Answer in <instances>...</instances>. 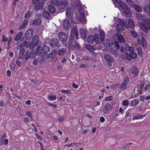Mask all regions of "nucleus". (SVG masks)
Segmentation results:
<instances>
[{
  "label": "nucleus",
  "instance_id": "34",
  "mask_svg": "<svg viewBox=\"0 0 150 150\" xmlns=\"http://www.w3.org/2000/svg\"><path fill=\"white\" fill-rule=\"evenodd\" d=\"M131 72L132 74L137 76L138 74V69L136 67L134 66L132 68Z\"/></svg>",
  "mask_w": 150,
  "mask_h": 150
},
{
  "label": "nucleus",
  "instance_id": "6",
  "mask_svg": "<svg viewBox=\"0 0 150 150\" xmlns=\"http://www.w3.org/2000/svg\"><path fill=\"white\" fill-rule=\"evenodd\" d=\"M76 19L78 22H84L86 21V18L85 17L84 13L83 12L80 13V16L78 17L76 16Z\"/></svg>",
  "mask_w": 150,
  "mask_h": 150
},
{
  "label": "nucleus",
  "instance_id": "35",
  "mask_svg": "<svg viewBox=\"0 0 150 150\" xmlns=\"http://www.w3.org/2000/svg\"><path fill=\"white\" fill-rule=\"evenodd\" d=\"M122 27H123L122 24L120 23H118L116 27L119 33H122Z\"/></svg>",
  "mask_w": 150,
  "mask_h": 150
},
{
  "label": "nucleus",
  "instance_id": "23",
  "mask_svg": "<svg viewBox=\"0 0 150 150\" xmlns=\"http://www.w3.org/2000/svg\"><path fill=\"white\" fill-rule=\"evenodd\" d=\"M136 15L138 18L143 21V23L145 22V21H146L145 19H144V16L143 15L139 13H137Z\"/></svg>",
  "mask_w": 150,
  "mask_h": 150
},
{
  "label": "nucleus",
  "instance_id": "54",
  "mask_svg": "<svg viewBox=\"0 0 150 150\" xmlns=\"http://www.w3.org/2000/svg\"><path fill=\"white\" fill-rule=\"evenodd\" d=\"M129 103L127 100H125L122 103V105L124 106H128L129 105Z\"/></svg>",
  "mask_w": 150,
  "mask_h": 150
},
{
  "label": "nucleus",
  "instance_id": "20",
  "mask_svg": "<svg viewBox=\"0 0 150 150\" xmlns=\"http://www.w3.org/2000/svg\"><path fill=\"white\" fill-rule=\"evenodd\" d=\"M57 53V50L54 49L52 50L48 56V58H52L55 56Z\"/></svg>",
  "mask_w": 150,
  "mask_h": 150
},
{
  "label": "nucleus",
  "instance_id": "61",
  "mask_svg": "<svg viewBox=\"0 0 150 150\" xmlns=\"http://www.w3.org/2000/svg\"><path fill=\"white\" fill-rule=\"evenodd\" d=\"M131 54L132 55V58L133 59H135L137 58V54L136 53L134 52L132 54Z\"/></svg>",
  "mask_w": 150,
  "mask_h": 150
},
{
  "label": "nucleus",
  "instance_id": "50",
  "mask_svg": "<svg viewBox=\"0 0 150 150\" xmlns=\"http://www.w3.org/2000/svg\"><path fill=\"white\" fill-rule=\"evenodd\" d=\"M82 9V5L81 4H77L76 5V10L79 12Z\"/></svg>",
  "mask_w": 150,
  "mask_h": 150
},
{
  "label": "nucleus",
  "instance_id": "28",
  "mask_svg": "<svg viewBox=\"0 0 150 150\" xmlns=\"http://www.w3.org/2000/svg\"><path fill=\"white\" fill-rule=\"evenodd\" d=\"M23 34V33L22 31H21L18 33L15 37L14 38V40L18 41L20 39L21 37Z\"/></svg>",
  "mask_w": 150,
  "mask_h": 150
},
{
  "label": "nucleus",
  "instance_id": "12",
  "mask_svg": "<svg viewBox=\"0 0 150 150\" xmlns=\"http://www.w3.org/2000/svg\"><path fill=\"white\" fill-rule=\"evenodd\" d=\"M64 28L65 29L68 30L70 27V23L69 20L68 19H65L63 23Z\"/></svg>",
  "mask_w": 150,
  "mask_h": 150
},
{
  "label": "nucleus",
  "instance_id": "15",
  "mask_svg": "<svg viewBox=\"0 0 150 150\" xmlns=\"http://www.w3.org/2000/svg\"><path fill=\"white\" fill-rule=\"evenodd\" d=\"M42 15L46 19H49L50 18V19H51L52 18V16H51L50 14L47 11H43Z\"/></svg>",
  "mask_w": 150,
  "mask_h": 150
},
{
  "label": "nucleus",
  "instance_id": "41",
  "mask_svg": "<svg viewBox=\"0 0 150 150\" xmlns=\"http://www.w3.org/2000/svg\"><path fill=\"white\" fill-rule=\"evenodd\" d=\"M51 3L53 5L57 7V5L59 4V3H60V1L59 0H52Z\"/></svg>",
  "mask_w": 150,
  "mask_h": 150
},
{
  "label": "nucleus",
  "instance_id": "60",
  "mask_svg": "<svg viewBox=\"0 0 150 150\" xmlns=\"http://www.w3.org/2000/svg\"><path fill=\"white\" fill-rule=\"evenodd\" d=\"M31 16L30 13V11H28L25 14L24 17L26 18H28L29 17Z\"/></svg>",
  "mask_w": 150,
  "mask_h": 150
},
{
  "label": "nucleus",
  "instance_id": "25",
  "mask_svg": "<svg viewBox=\"0 0 150 150\" xmlns=\"http://www.w3.org/2000/svg\"><path fill=\"white\" fill-rule=\"evenodd\" d=\"M122 58L124 59H125L126 58L128 60L130 61L132 59L131 54H130L128 52H127L126 53V57L123 54L122 56Z\"/></svg>",
  "mask_w": 150,
  "mask_h": 150
},
{
  "label": "nucleus",
  "instance_id": "44",
  "mask_svg": "<svg viewBox=\"0 0 150 150\" xmlns=\"http://www.w3.org/2000/svg\"><path fill=\"white\" fill-rule=\"evenodd\" d=\"M94 40V41H95V42L98 44L100 43L102 41L104 40H102L101 38L100 37L98 38H95Z\"/></svg>",
  "mask_w": 150,
  "mask_h": 150
},
{
  "label": "nucleus",
  "instance_id": "1",
  "mask_svg": "<svg viewBox=\"0 0 150 150\" xmlns=\"http://www.w3.org/2000/svg\"><path fill=\"white\" fill-rule=\"evenodd\" d=\"M105 45L107 47H110L111 51L116 52L117 50L120 48V45L117 41H115V43L110 42V41L108 39H106L104 42Z\"/></svg>",
  "mask_w": 150,
  "mask_h": 150
},
{
  "label": "nucleus",
  "instance_id": "21",
  "mask_svg": "<svg viewBox=\"0 0 150 150\" xmlns=\"http://www.w3.org/2000/svg\"><path fill=\"white\" fill-rule=\"evenodd\" d=\"M32 42L34 43L35 45H37L39 42V37L38 35H34L32 40Z\"/></svg>",
  "mask_w": 150,
  "mask_h": 150
},
{
  "label": "nucleus",
  "instance_id": "31",
  "mask_svg": "<svg viewBox=\"0 0 150 150\" xmlns=\"http://www.w3.org/2000/svg\"><path fill=\"white\" fill-rule=\"evenodd\" d=\"M118 40L120 43H125V42L124 38L121 34H120L119 35H118Z\"/></svg>",
  "mask_w": 150,
  "mask_h": 150
},
{
  "label": "nucleus",
  "instance_id": "55",
  "mask_svg": "<svg viewBox=\"0 0 150 150\" xmlns=\"http://www.w3.org/2000/svg\"><path fill=\"white\" fill-rule=\"evenodd\" d=\"M36 45H35V44H34V43L31 42L29 45V47L30 49L33 50L35 47Z\"/></svg>",
  "mask_w": 150,
  "mask_h": 150
},
{
  "label": "nucleus",
  "instance_id": "62",
  "mask_svg": "<svg viewBox=\"0 0 150 150\" xmlns=\"http://www.w3.org/2000/svg\"><path fill=\"white\" fill-rule=\"evenodd\" d=\"M144 116H142V115H138V116H133V119L134 120V119H139L140 118H141V117H143Z\"/></svg>",
  "mask_w": 150,
  "mask_h": 150
},
{
  "label": "nucleus",
  "instance_id": "14",
  "mask_svg": "<svg viewBox=\"0 0 150 150\" xmlns=\"http://www.w3.org/2000/svg\"><path fill=\"white\" fill-rule=\"evenodd\" d=\"M66 14L68 18H71L73 15V13L71 9L70 8H67Z\"/></svg>",
  "mask_w": 150,
  "mask_h": 150
},
{
  "label": "nucleus",
  "instance_id": "51",
  "mask_svg": "<svg viewBox=\"0 0 150 150\" xmlns=\"http://www.w3.org/2000/svg\"><path fill=\"white\" fill-rule=\"evenodd\" d=\"M131 33L132 35V36L135 38L138 37V35L137 33L135 31L132 30L131 31Z\"/></svg>",
  "mask_w": 150,
  "mask_h": 150
},
{
  "label": "nucleus",
  "instance_id": "19",
  "mask_svg": "<svg viewBox=\"0 0 150 150\" xmlns=\"http://www.w3.org/2000/svg\"><path fill=\"white\" fill-rule=\"evenodd\" d=\"M42 22V20L38 18L33 21V22L30 24L32 25H41Z\"/></svg>",
  "mask_w": 150,
  "mask_h": 150
},
{
  "label": "nucleus",
  "instance_id": "57",
  "mask_svg": "<svg viewBox=\"0 0 150 150\" xmlns=\"http://www.w3.org/2000/svg\"><path fill=\"white\" fill-rule=\"evenodd\" d=\"M61 91L62 93H64L71 94V92H70V90H61Z\"/></svg>",
  "mask_w": 150,
  "mask_h": 150
},
{
  "label": "nucleus",
  "instance_id": "11",
  "mask_svg": "<svg viewBox=\"0 0 150 150\" xmlns=\"http://www.w3.org/2000/svg\"><path fill=\"white\" fill-rule=\"evenodd\" d=\"M25 52V49L24 48H22L20 50L19 52V59H23L24 58V53Z\"/></svg>",
  "mask_w": 150,
  "mask_h": 150
},
{
  "label": "nucleus",
  "instance_id": "37",
  "mask_svg": "<svg viewBox=\"0 0 150 150\" xmlns=\"http://www.w3.org/2000/svg\"><path fill=\"white\" fill-rule=\"evenodd\" d=\"M66 49L62 48L60 49L58 52V55L59 56H61L66 52Z\"/></svg>",
  "mask_w": 150,
  "mask_h": 150
},
{
  "label": "nucleus",
  "instance_id": "45",
  "mask_svg": "<svg viewBox=\"0 0 150 150\" xmlns=\"http://www.w3.org/2000/svg\"><path fill=\"white\" fill-rule=\"evenodd\" d=\"M138 103V100L137 99H135L133 100L131 103V105L132 106H133L134 105H137V104Z\"/></svg>",
  "mask_w": 150,
  "mask_h": 150
},
{
  "label": "nucleus",
  "instance_id": "3",
  "mask_svg": "<svg viewBox=\"0 0 150 150\" xmlns=\"http://www.w3.org/2000/svg\"><path fill=\"white\" fill-rule=\"evenodd\" d=\"M68 4L67 0H61L60 3H59L57 7L59 10H60V12H62L64 11V9L66 8Z\"/></svg>",
  "mask_w": 150,
  "mask_h": 150
},
{
  "label": "nucleus",
  "instance_id": "7",
  "mask_svg": "<svg viewBox=\"0 0 150 150\" xmlns=\"http://www.w3.org/2000/svg\"><path fill=\"white\" fill-rule=\"evenodd\" d=\"M119 6L122 10H123L124 12L127 11L129 10L130 8L126 3L123 2H122L120 4H119Z\"/></svg>",
  "mask_w": 150,
  "mask_h": 150
},
{
  "label": "nucleus",
  "instance_id": "4",
  "mask_svg": "<svg viewBox=\"0 0 150 150\" xmlns=\"http://www.w3.org/2000/svg\"><path fill=\"white\" fill-rule=\"evenodd\" d=\"M129 78L128 76H126L125 79L124 81L120 86V88L122 90H126L127 89V85L129 83Z\"/></svg>",
  "mask_w": 150,
  "mask_h": 150
},
{
  "label": "nucleus",
  "instance_id": "43",
  "mask_svg": "<svg viewBox=\"0 0 150 150\" xmlns=\"http://www.w3.org/2000/svg\"><path fill=\"white\" fill-rule=\"evenodd\" d=\"M33 30L32 28H30L28 29L26 32L25 34V38L27 37V36H28L29 35L31 34V33L32 32H33Z\"/></svg>",
  "mask_w": 150,
  "mask_h": 150
},
{
  "label": "nucleus",
  "instance_id": "29",
  "mask_svg": "<svg viewBox=\"0 0 150 150\" xmlns=\"http://www.w3.org/2000/svg\"><path fill=\"white\" fill-rule=\"evenodd\" d=\"M129 27H130L131 28H133L134 27V23L133 20L129 18L128 21Z\"/></svg>",
  "mask_w": 150,
  "mask_h": 150
},
{
  "label": "nucleus",
  "instance_id": "48",
  "mask_svg": "<svg viewBox=\"0 0 150 150\" xmlns=\"http://www.w3.org/2000/svg\"><path fill=\"white\" fill-rule=\"evenodd\" d=\"M120 24H121L122 25H123V27L125 28H129V25L127 23L124 21H121Z\"/></svg>",
  "mask_w": 150,
  "mask_h": 150
},
{
  "label": "nucleus",
  "instance_id": "56",
  "mask_svg": "<svg viewBox=\"0 0 150 150\" xmlns=\"http://www.w3.org/2000/svg\"><path fill=\"white\" fill-rule=\"evenodd\" d=\"M38 59H34L33 62V63L34 65H37L38 63Z\"/></svg>",
  "mask_w": 150,
  "mask_h": 150
},
{
  "label": "nucleus",
  "instance_id": "36",
  "mask_svg": "<svg viewBox=\"0 0 150 150\" xmlns=\"http://www.w3.org/2000/svg\"><path fill=\"white\" fill-rule=\"evenodd\" d=\"M141 41L142 45L143 47L144 48H146V41L145 38L143 37L141 39Z\"/></svg>",
  "mask_w": 150,
  "mask_h": 150
},
{
  "label": "nucleus",
  "instance_id": "13",
  "mask_svg": "<svg viewBox=\"0 0 150 150\" xmlns=\"http://www.w3.org/2000/svg\"><path fill=\"white\" fill-rule=\"evenodd\" d=\"M35 51L36 53V55H40L42 54L43 51H42V48L41 47L40 45H38Z\"/></svg>",
  "mask_w": 150,
  "mask_h": 150
},
{
  "label": "nucleus",
  "instance_id": "27",
  "mask_svg": "<svg viewBox=\"0 0 150 150\" xmlns=\"http://www.w3.org/2000/svg\"><path fill=\"white\" fill-rule=\"evenodd\" d=\"M47 8L48 11L51 13L53 14L55 12V8L52 5H50Z\"/></svg>",
  "mask_w": 150,
  "mask_h": 150
},
{
  "label": "nucleus",
  "instance_id": "46",
  "mask_svg": "<svg viewBox=\"0 0 150 150\" xmlns=\"http://www.w3.org/2000/svg\"><path fill=\"white\" fill-rule=\"evenodd\" d=\"M144 10L146 12H150V7L149 6H146L144 8Z\"/></svg>",
  "mask_w": 150,
  "mask_h": 150
},
{
  "label": "nucleus",
  "instance_id": "18",
  "mask_svg": "<svg viewBox=\"0 0 150 150\" xmlns=\"http://www.w3.org/2000/svg\"><path fill=\"white\" fill-rule=\"evenodd\" d=\"M85 48L91 52L96 54L93 51V47L89 44H87L85 45Z\"/></svg>",
  "mask_w": 150,
  "mask_h": 150
},
{
  "label": "nucleus",
  "instance_id": "10",
  "mask_svg": "<svg viewBox=\"0 0 150 150\" xmlns=\"http://www.w3.org/2000/svg\"><path fill=\"white\" fill-rule=\"evenodd\" d=\"M80 36L84 40H85L86 37V30L83 28H80L79 30Z\"/></svg>",
  "mask_w": 150,
  "mask_h": 150
},
{
  "label": "nucleus",
  "instance_id": "63",
  "mask_svg": "<svg viewBox=\"0 0 150 150\" xmlns=\"http://www.w3.org/2000/svg\"><path fill=\"white\" fill-rule=\"evenodd\" d=\"M128 50H129L130 53L131 54H132V53L134 52V48L131 46H130L129 47V49Z\"/></svg>",
  "mask_w": 150,
  "mask_h": 150
},
{
  "label": "nucleus",
  "instance_id": "40",
  "mask_svg": "<svg viewBox=\"0 0 150 150\" xmlns=\"http://www.w3.org/2000/svg\"><path fill=\"white\" fill-rule=\"evenodd\" d=\"M40 55V57L41 58V59L43 60H45L47 56V53L45 52H43L42 54H41Z\"/></svg>",
  "mask_w": 150,
  "mask_h": 150
},
{
  "label": "nucleus",
  "instance_id": "17",
  "mask_svg": "<svg viewBox=\"0 0 150 150\" xmlns=\"http://www.w3.org/2000/svg\"><path fill=\"white\" fill-rule=\"evenodd\" d=\"M28 23V20L25 19L22 23L21 26L18 28V29L19 30H21L25 27Z\"/></svg>",
  "mask_w": 150,
  "mask_h": 150
},
{
  "label": "nucleus",
  "instance_id": "26",
  "mask_svg": "<svg viewBox=\"0 0 150 150\" xmlns=\"http://www.w3.org/2000/svg\"><path fill=\"white\" fill-rule=\"evenodd\" d=\"M74 44H73L72 45V50L77 49L78 51L80 50V45L77 43L76 41H74Z\"/></svg>",
  "mask_w": 150,
  "mask_h": 150
},
{
  "label": "nucleus",
  "instance_id": "47",
  "mask_svg": "<svg viewBox=\"0 0 150 150\" xmlns=\"http://www.w3.org/2000/svg\"><path fill=\"white\" fill-rule=\"evenodd\" d=\"M127 3L128 4V5L131 6H133L134 4V3L132 1V0H126Z\"/></svg>",
  "mask_w": 150,
  "mask_h": 150
},
{
  "label": "nucleus",
  "instance_id": "49",
  "mask_svg": "<svg viewBox=\"0 0 150 150\" xmlns=\"http://www.w3.org/2000/svg\"><path fill=\"white\" fill-rule=\"evenodd\" d=\"M138 54L140 56L142 55V49L141 47H139L137 48Z\"/></svg>",
  "mask_w": 150,
  "mask_h": 150
},
{
  "label": "nucleus",
  "instance_id": "39",
  "mask_svg": "<svg viewBox=\"0 0 150 150\" xmlns=\"http://www.w3.org/2000/svg\"><path fill=\"white\" fill-rule=\"evenodd\" d=\"M133 7L138 12L142 11V9L139 6L137 5L136 4H134L133 5Z\"/></svg>",
  "mask_w": 150,
  "mask_h": 150
},
{
  "label": "nucleus",
  "instance_id": "16",
  "mask_svg": "<svg viewBox=\"0 0 150 150\" xmlns=\"http://www.w3.org/2000/svg\"><path fill=\"white\" fill-rule=\"evenodd\" d=\"M59 43L58 40L56 38H54L51 40L50 42V46H53V45L58 47Z\"/></svg>",
  "mask_w": 150,
  "mask_h": 150
},
{
  "label": "nucleus",
  "instance_id": "30",
  "mask_svg": "<svg viewBox=\"0 0 150 150\" xmlns=\"http://www.w3.org/2000/svg\"><path fill=\"white\" fill-rule=\"evenodd\" d=\"M36 54L35 50H32L30 53L29 52V56L30 57V58L32 59H34L37 56Z\"/></svg>",
  "mask_w": 150,
  "mask_h": 150
},
{
  "label": "nucleus",
  "instance_id": "33",
  "mask_svg": "<svg viewBox=\"0 0 150 150\" xmlns=\"http://www.w3.org/2000/svg\"><path fill=\"white\" fill-rule=\"evenodd\" d=\"M110 107V105L109 103H107L106 104L105 107L103 110L104 113L106 114L108 112Z\"/></svg>",
  "mask_w": 150,
  "mask_h": 150
},
{
  "label": "nucleus",
  "instance_id": "58",
  "mask_svg": "<svg viewBox=\"0 0 150 150\" xmlns=\"http://www.w3.org/2000/svg\"><path fill=\"white\" fill-rule=\"evenodd\" d=\"M80 67L81 68H88L89 67V66L88 65L85 64H81L80 65Z\"/></svg>",
  "mask_w": 150,
  "mask_h": 150
},
{
  "label": "nucleus",
  "instance_id": "59",
  "mask_svg": "<svg viewBox=\"0 0 150 150\" xmlns=\"http://www.w3.org/2000/svg\"><path fill=\"white\" fill-rule=\"evenodd\" d=\"M100 38L102 40H104L105 37L104 32H101L100 33Z\"/></svg>",
  "mask_w": 150,
  "mask_h": 150
},
{
  "label": "nucleus",
  "instance_id": "24",
  "mask_svg": "<svg viewBox=\"0 0 150 150\" xmlns=\"http://www.w3.org/2000/svg\"><path fill=\"white\" fill-rule=\"evenodd\" d=\"M94 39L95 38L93 35H90L88 36L87 38V41L89 43L92 44L94 42Z\"/></svg>",
  "mask_w": 150,
  "mask_h": 150
},
{
  "label": "nucleus",
  "instance_id": "38",
  "mask_svg": "<svg viewBox=\"0 0 150 150\" xmlns=\"http://www.w3.org/2000/svg\"><path fill=\"white\" fill-rule=\"evenodd\" d=\"M29 51L28 50L26 51L25 54H24V58L25 60L26 61L25 62H27V61L30 58V57L29 56Z\"/></svg>",
  "mask_w": 150,
  "mask_h": 150
},
{
  "label": "nucleus",
  "instance_id": "42",
  "mask_svg": "<svg viewBox=\"0 0 150 150\" xmlns=\"http://www.w3.org/2000/svg\"><path fill=\"white\" fill-rule=\"evenodd\" d=\"M56 95H54L53 96H51L50 95H48V97L47 98V99L48 100H55L56 99Z\"/></svg>",
  "mask_w": 150,
  "mask_h": 150
},
{
  "label": "nucleus",
  "instance_id": "64",
  "mask_svg": "<svg viewBox=\"0 0 150 150\" xmlns=\"http://www.w3.org/2000/svg\"><path fill=\"white\" fill-rule=\"evenodd\" d=\"M6 105V103L5 102L3 101H0V106L4 107Z\"/></svg>",
  "mask_w": 150,
  "mask_h": 150
},
{
  "label": "nucleus",
  "instance_id": "53",
  "mask_svg": "<svg viewBox=\"0 0 150 150\" xmlns=\"http://www.w3.org/2000/svg\"><path fill=\"white\" fill-rule=\"evenodd\" d=\"M124 13L125 14H127L129 17H131L132 15V13L130 11V8H129V10L127 11H125V12Z\"/></svg>",
  "mask_w": 150,
  "mask_h": 150
},
{
  "label": "nucleus",
  "instance_id": "22",
  "mask_svg": "<svg viewBox=\"0 0 150 150\" xmlns=\"http://www.w3.org/2000/svg\"><path fill=\"white\" fill-rule=\"evenodd\" d=\"M77 33H78V30L77 28L75 27L74 29H72L71 30L70 36L74 38L75 36L77 34Z\"/></svg>",
  "mask_w": 150,
  "mask_h": 150
},
{
  "label": "nucleus",
  "instance_id": "9",
  "mask_svg": "<svg viewBox=\"0 0 150 150\" xmlns=\"http://www.w3.org/2000/svg\"><path fill=\"white\" fill-rule=\"evenodd\" d=\"M104 59L108 62H114V60L112 56L106 54L104 57Z\"/></svg>",
  "mask_w": 150,
  "mask_h": 150
},
{
  "label": "nucleus",
  "instance_id": "2",
  "mask_svg": "<svg viewBox=\"0 0 150 150\" xmlns=\"http://www.w3.org/2000/svg\"><path fill=\"white\" fill-rule=\"evenodd\" d=\"M139 25L140 29L146 33H148V30H149L150 29V26L149 23H147L146 21L143 23V21H140L139 23Z\"/></svg>",
  "mask_w": 150,
  "mask_h": 150
},
{
  "label": "nucleus",
  "instance_id": "5",
  "mask_svg": "<svg viewBox=\"0 0 150 150\" xmlns=\"http://www.w3.org/2000/svg\"><path fill=\"white\" fill-rule=\"evenodd\" d=\"M58 37L59 40L62 42L66 41L68 38L67 34L63 32H60L59 33Z\"/></svg>",
  "mask_w": 150,
  "mask_h": 150
},
{
  "label": "nucleus",
  "instance_id": "52",
  "mask_svg": "<svg viewBox=\"0 0 150 150\" xmlns=\"http://www.w3.org/2000/svg\"><path fill=\"white\" fill-rule=\"evenodd\" d=\"M33 31L29 35H28V36L26 38V39L29 40L31 39L33 37Z\"/></svg>",
  "mask_w": 150,
  "mask_h": 150
},
{
  "label": "nucleus",
  "instance_id": "8",
  "mask_svg": "<svg viewBox=\"0 0 150 150\" xmlns=\"http://www.w3.org/2000/svg\"><path fill=\"white\" fill-rule=\"evenodd\" d=\"M45 2L44 1H41L37 3L34 6V9L35 11H38L42 8L44 7Z\"/></svg>",
  "mask_w": 150,
  "mask_h": 150
},
{
  "label": "nucleus",
  "instance_id": "32",
  "mask_svg": "<svg viewBox=\"0 0 150 150\" xmlns=\"http://www.w3.org/2000/svg\"><path fill=\"white\" fill-rule=\"evenodd\" d=\"M42 51L43 52H45L47 53V52H49L50 50V49L49 47L48 46L45 45H44L42 47Z\"/></svg>",
  "mask_w": 150,
  "mask_h": 150
}]
</instances>
